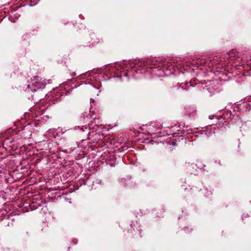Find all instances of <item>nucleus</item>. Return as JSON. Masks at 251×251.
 I'll return each instance as SVG.
<instances>
[{"label":"nucleus","instance_id":"nucleus-12","mask_svg":"<svg viewBox=\"0 0 251 251\" xmlns=\"http://www.w3.org/2000/svg\"><path fill=\"white\" fill-rule=\"evenodd\" d=\"M212 132V130H211L210 129V130H209V132Z\"/></svg>","mask_w":251,"mask_h":251},{"label":"nucleus","instance_id":"nucleus-1","mask_svg":"<svg viewBox=\"0 0 251 251\" xmlns=\"http://www.w3.org/2000/svg\"><path fill=\"white\" fill-rule=\"evenodd\" d=\"M147 63L150 66L146 68L147 72L151 73L153 75L159 77L166 76L172 74L174 71L175 66L171 62L159 63L155 59H152L148 60Z\"/></svg>","mask_w":251,"mask_h":251},{"label":"nucleus","instance_id":"nucleus-9","mask_svg":"<svg viewBox=\"0 0 251 251\" xmlns=\"http://www.w3.org/2000/svg\"><path fill=\"white\" fill-rule=\"evenodd\" d=\"M75 75H76V74L75 73V72H74L72 74V76H75Z\"/></svg>","mask_w":251,"mask_h":251},{"label":"nucleus","instance_id":"nucleus-2","mask_svg":"<svg viewBox=\"0 0 251 251\" xmlns=\"http://www.w3.org/2000/svg\"><path fill=\"white\" fill-rule=\"evenodd\" d=\"M190 86L193 87V85L191 84H189V83H181L180 84H177L176 85L173 86L172 89L173 92L182 93L187 91L188 89V87Z\"/></svg>","mask_w":251,"mask_h":251},{"label":"nucleus","instance_id":"nucleus-8","mask_svg":"<svg viewBox=\"0 0 251 251\" xmlns=\"http://www.w3.org/2000/svg\"><path fill=\"white\" fill-rule=\"evenodd\" d=\"M215 117H216V116H215V115H211V116H209V118L210 119H212V118Z\"/></svg>","mask_w":251,"mask_h":251},{"label":"nucleus","instance_id":"nucleus-4","mask_svg":"<svg viewBox=\"0 0 251 251\" xmlns=\"http://www.w3.org/2000/svg\"><path fill=\"white\" fill-rule=\"evenodd\" d=\"M121 182L125 184L126 187H134L135 185V183H133V181L131 177L123 178L121 179Z\"/></svg>","mask_w":251,"mask_h":251},{"label":"nucleus","instance_id":"nucleus-3","mask_svg":"<svg viewBox=\"0 0 251 251\" xmlns=\"http://www.w3.org/2000/svg\"><path fill=\"white\" fill-rule=\"evenodd\" d=\"M83 118L85 120L86 119L88 122L91 120L90 122L92 123H96V119L97 118H99V117L97 116V114L94 111H91L90 110L89 114L88 115L83 113Z\"/></svg>","mask_w":251,"mask_h":251},{"label":"nucleus","instance_id":"nucleus-6","mask_svg":"<svg viewBox=\"0 0 251 251\" xmlns=\"http://www.w3.org/2000/svg\"><path fill=\"white\" fill-rule=\"evenodd\" d=\"M36 80L35 82H36L37 83H38L39 84V86H36L35 88H34L33 89L34 91H36L37 89H38L39 88H43V87H45V83L41 82V79H40L39 80V77H36ZM27 87L28 89H30L31 91H33V89L31 88V86L30 85H28Z\"/></svg>","mask_w":251,"mask_h":251},{"label":"nucleus","instance_id":"nucleus-11","mask_svg":"<svg viewBox=\"0 0 251 251\" xmlns=\"http://www.w3.org/2000/svg\"><path fill=\"white\" fill-rule=\"evenodd\" d=\"M217 124H218L217 123H215L212 124V125H217Z\"/></svg>","mask_w":251,"mask_h":251},{"label":"nucleus","instance_id":"nucleus-5","mask_svg":"<svg viewBox=\"0 0 251 251\" xmlns=\"http://www.w3.org/2000/svg\"><path fill=\"white\" fill-rule=\"evenodd\" d=\"M185 113L189 117L194 116L196 113L195 107L194 106H187L185 108Z\"/></svg>","mask_w":251,"mask_h":251},{"label":"nucleus","instance_id":"nucleus-10","mask_svg":"<svg viewBox=\"0 0 251 251\" xmlns=\"http://www.w3.org/2000/svg\"><path fill=\"white\" fill-rule=\"evenodd\" d=\"M248 104H249L250 106H251V101H249V103H248Z\"/></svg>","mask_w":251,"mask_h":251},{"label":"nucleus","instance_id":"nucleus-7","mask_svg":"<svg viewBox=\"0 0 251 251\" xmlns=\"http://www.w3.org/2000/svg\"><path fill=\"white\" fill-rule=\"evenodd\" d=\"M117 70L118 69L116 68V67L114 66V65H112L106 67L105 69V72H107V71H109L115 73V72L117 71Z\"/></svg>","mask_w":251,"mask_h":251}]
</instances>
